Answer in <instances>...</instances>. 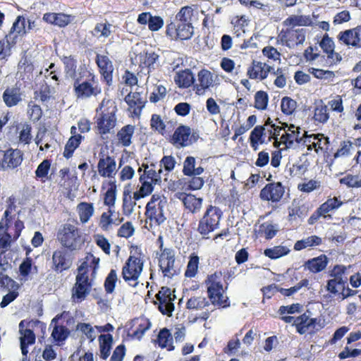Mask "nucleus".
<instances>
[{
    "label": "nucleus",
    "mask_w": 361,
    "mask_h": 361,
    "mask_svg": "<svg viewBox=\"0 0 361 361\" xmlns=\"http://www.w3.org/2000/svg\"><path fill=\"white\" fill-rule=\"evenodd\" d=\"M206 283L209 299L212 304L222 307L229 306L228 298L224 295L221 273H214L208 276Z\"/></svg>",
    "instance_id": "nucleus-1"
},
{
    "label": "nucleus",
    "mask_w": 361,
    "mask_h": 361,
    "mask_svg": "<svg viewBox=\"0 0 361 361\" xmlns=\"http://www.w3.org/2000/svg\"><path fill=\"white\" fill-rule=\"evenodd\" d=\"M73 88L76 97L80 99L97 97L102 92L98 80L94 75L91 74L85 80L76 79L73 84Z\"/></svg>",
    "instance_id": "nucleus-2"
},
{
    "label": "nucleus",
    "mask_w": 361,
    "mask_h": 361,
    "mask_svg": "<svg viewBox=\"0 0 361 361\" xmlns=\"http://www.w3.org/2000/svg\"><path fill=\"white\" fill-rule=\"evenodd\" d=\"M58 239L63 247L71 250L80 249L84 243L79 229L70 224H65L59 231Z\"/></svg>",
    "instance_id": "nucleus-3"
},
{
    "label": "nucleus",
    "mask_w": 361,
    "mask_h": 361,
    "mask_svg": "<svg viewBox=\"0 0 361 361\" xmlns=\"http://www.w3.org/2000/svg\"><path fill=\"white\" fill-rule=\"evenodd\" d=\"M221 216V210L217 207L210 205L199 221L198 232L202 235H206L214 231L219 228Z\"/></svg>",
    "instance_id": "nucleus-4"
},
{
    "label": "nucleus",
    "mask_w": 361,
    "mask_h": 361,
    "mask_svg": "<svg viewBox=\"0 0 361 361\" xmlns=\"http://www.w3.org/2000/svg\"><path fill=\"white\" fill-rule=\"evenodd\" d=\"M143 269L142 260L135 256H130L122 269V276L130 286L136 287Z\"/></svg>",
    "instance_id": "nucleus-5"
},
{
    "label": "nucleus",
    "mask_w": 361,
    "mask_h": 361,
    "mask_svg": "<svg viewBox=\"0 0 361 361\" xmlns=\"http://www.w3.org/2000/svg\"><path fill=\"white\" fill-rule=\"evenodd\" d=\"M166 204L167 200L165 197L154 194L146 205V216L151 220H154L158 225H160L166 220L164 209Z\"/></svg>",
    "instance_id": "nucleus-6"
},
{
    "label": "nucleus",
    "mask_w": 361,
    "mask_h": 361,
    "mask_svg": "<svg viewBox=\"0 0 361 361\" xmlns=\"http://www.w3.org/2000/svg\"><path fill=\"white\" fill-rule=\"evenodd\" d=\"M162 237L159 236V241H161V254L159 257V266L164 276L172 278L178 274V271L175 267V252L171 248H164Z\"/></svg>",
    "instance_id": "nucleus-7"
},
{
    "label": "nucleus",
    "mask_w": 361,
    "mask_h": 361,
    "mask_svg": "<svg viewBox=\"0 0 361 361\" xmlns=\"http://www.w3.org/2000/svg\"><path fill=\"white\" fill-rule=\"evenodd\" d=\"M23 159V153L20 149H8L0 152V169H14L18 167Z\"/></svg>",
    "instance_id": "nucleus-8"
},
{
    "label": "nucleus",
    "mask_w": 361,
    "mask_h": 361,
    "mask_svg": "<svg viewBox=\"0 0 361 361\" xmlns=\"http://www.w3.org/2000/svg\"><path fill=\"white\" fill-rule=\"evenodd\" d=\"M166 33L171 39L186 40L192 37L194 33V27L190 23H182L176 21L167 25Z\"/></svg>",
    "instance_id": "nucleus-9"
},
{
    "label": "nucleus",
    "mask_w": 361,
    "mask_h": 361,
    "mask_svg": "<svg viewBox=\"0 0 361 361\" xmlns=\"http://www.w3.org/2000/svg\"><path fill=\"white\" fill-rule=\"evenodd\" d=\"M156 298L159 301V311L164 314H171L174 310L173 301L176 299V295L172 290L168 287H161L156 295Z\"/></svg>",
    "instance_id": "nucleus-10"
},
{
    "label": "nucleus",
    "mask_w": 361,
    "mask_h": 361,
    "mask_svg": "<svg viewBox=\"0 0 361 361\" xmlns=\"http://www.w3.org/2000/svg\"><path fill=\"white\" fill-rule=\"evenodd\" d=\"M285 192L284 187L281 182L267 184L260 191L259 197L262 200L279 202Z\"/></svg>",
    "instance_id": "nucleus-11"
},
{
    "label": "nucleus",
    "mask_w": 361,
    "mask_h": 361,
    "mask_svg": "<svg viewBox=\"0 0 361 361\" xmlns=\"http://www.w3.org/2000/svg\"><path fill=\"white\" fill-rule=\"evenodd\" d=\"M195 134L191 133V129L186 126L178 127L171 138L172 143L177 147H187L197 140Z\"/></svg>",
    "instance_id": "nucleus-12"
},
{
    "label": "nucleus",
    "mask_w": 361,
    "mask_h": 361,
    "mask_svg": "<svg viewBox=\"0 0 361 361\" xmlns=\"http://www.w3.org/2000/svg\"><path fill=\"white\" fill-rule=\"evenodd\" d=\"M91 283L89 281L88 276L83 274H78L76 283L73 289V298L75 302H81L90 293Z\"/></svg>",
    "instance_id": "nucleus-13"
},
{
    "label": "nucleus",
    "mask_w": 361,
    "mask_h": 361,
    "mask_svg": "<svg viewBox=\"0 0 361 361\" xmlns=\"http://www.w3.org/2000/svg\"><path fill=\"white\" fill-rule=\"evenodd\" d=\"M52 269L57 272L68 269L72 265V260L69 257L68 252L60 249L54 252L52 255Z\"/></svg>",
    "instance_id": "nucleus-14"
},
{
    "label": "nucleus",
    "mask_w": 361,
    "mask_h": 361,
    "mask_svg": "<svg viewBox=\"0 0 361 361\" xmlns=\"http://www.w3.org/2000/svg\"><path fill=\"white\" fill-rule=\"evenodd\" d=\"M358 26L341 32L338 35L340 42L348 46L361 48V35Z\"/></svg>",
    "instance_id": "nucleus-15"
},
{
    "label": "nucleus",
    "mask_w": 361,
    "mask_h": 361,
    "mask_svg": "<svg viewBox=\"0 0 361 361\" xmlns=\"http://www.w3.org/2000/svg\"><path fill=\"white\" fill-rule=\"evenodd\" d=\"M288 130L285 131V133L281 136V143L286 145V147H292L295 142H307V140H305L303 135L300 136V128L295 127L293 125L288 126Z\"/></svg>",
    "instance_id": "nucleus-16"
},
{
    "label": "nucleus",
    "mask_w": 361,
    "mask_h": 361,
    "mask_svg": "<svg viewBox=\"0 0 361 361\" xmlns=\"http://www.w3.org/2000/svg\"><path fill=\"white\" fill-rule=\"evenodd\" d=\"M99 174L102 177L113 178L117 171L115 159L109 156L99 159L97 165Z\"/></svg>",
    "instance_id": "nucleus-17"
},
{
    "label": "nucleus",
    "mask_w": 361,
    "mask_h": 361,
    "mask_svg": "<svg viewBox=\"0 0 361 361\" xmlns=\"http://www.w3.org/2000/svg\"><path fill=\"white\" fill-rule=\"evenodd\" d=\"M43 20L49 24L64 27L75 20V16L63 13H46Z\"/></svg>",
    "instance_id": "nucleus-18"
},
{
    "label": "nucleus",
    "mask_w": 361,
    "mask_h": 361,
    "mask_svg": "<svg viewBox=\"0 0 361 361\" xmlns=\"http://www.w3.org/2000/svg\"><path fill=\"white\" fill-rule=\"evenodd\" d=\"M125 101L135 116H139L147 102L146 97L140 92H130L126 97Z\"/></svg>",
    "instance_id": "nucleus-19"
},
{
    "label": "nucleus",
    "mask_w": 361,
    "mask_h": 361,
    "mask_svg": "<svg viewBox=\"0 0 361 361\" xmlns=\"http://www.w3.org/2000/svg\"><path fill=\"white\" fill-rule=\"evenodd\" d=\"M274 71V68L267 65L265 63L253 61L252 66L247 70V75L251 79H265L269 73Z\"/></svg>",
    "instance_id": "nucleus-20"
},
{
    "label": "nucleus",
    "mask_w": 361,
    "mask_h": 361,
    "mask_svg": "<svg viewBox=\"0 0 361 361\" xmlns=\"http://www.w3.org/2000/svg\"><path fill=\"white\" fill-rule=\"evenodd\" d=\"M306 29H287L283 38L285 39L286 45L291 47L294 44H302L305 40Z\"/></svg>",
    "instance_id": "nucleus-21"
},
{
    "label": "nucleus",
    "mask_w": 361,
    "mask_h": 361,
    "mask_svg": "<svg viewBox=\"0 0 361 361\" xmlns=\"http://www.w3.org/2000/svg\"><path fill=\"white\" fill-rule=\"evenodd\" d=\"M96 62L105 81L108 85H110L112 80V73L114 71L111 61L107 56L97 54Z\"/></svg>",
    "instance_id": "nucleus-22"
},
{
    "label": "nucleus",
    "mask_w": 361,
    "mask_h": 361,
    "mask_svg": "<svg viewBox=\"0 0 361 361\" xmlns=\"http://www.w3.org/2000/svg\"><path fill=\"white\" fill-rule=\"evenodd\" d=\"M199 11L192 6H184L180 8L176 15V20L182 23H190L192 25L198 20Z\"/></svg>",
    "instance_id": "nucleus-23"
},
{
    "label": "nucleus",
    "mask_w": 361,
    "mask_h": 361,
    "mask_svg": "<svg viewBox=\"0 0 361 361\" xmlns=\"http://www.w3.org/2000/svg\"><path fill=\"white\" fill-rule=\"evenodd\" d=\"M198 84L195 85L196 93L203 94L205 90L213 85L214 79L212 73L207 70H201L197 75Z\"/></svg>",
    "instance_id": "nucleus-24"
},
{
    "label": "nucleus",
    "mask_w": 361,
    "mask_h": 361,
    "mask_svg": "<svg viewBox=\"0 0 361 361\" xmlns=\"http://www.w3.org/2000/svg\"><path fill=\"white\" fill-rule=\"evenodd\" d=\"M97 128L101 134L109 133L116 125V117L114 112L104 113L97 121Z\"/></svg>",
    "instance_id": "nucleus-25"
},
{
    "label": "nucleus",
    "mask_w": 361,
    "mask_h": 361,
    "mask_svg": "<svg viewBox=\"0 0 361 361\" xmlns=\"http://www.w3.org/2000/svg\"><path fill=\"white\" fill-rule=\"evenodd\" d=\"M2 98L7 106L12 107L22 101V92L17 87H8L4 90Z\"/></svg>",
    "instance_id": "nucleus-26"
},
{
    "label": "nucleus",
    "mask_w": 361,
    "mask_h": 361,
    "mask_svg": "<svg viewBox=\"0 0 361 361\" xmlns=\"http://www.w3.org/2000/svg\"><path fill=\"white\" fill-rule=\"evenodd\" d=\"M319 46L327 54V58L331 64L341 59V56L334 52V42L332 39L328 36V35L323 37L319 43Z\"/></svg>",
    "instance_id": "nucleus-27"
},
{
    "label": "nucleus",
    "mask_w": 361,
    "mask_h": 361,
    "mask_svg": "<svg viewBox=\"0 0 361 361\" xmlns=\"http://www.w3.org/2000/svg\"><path fill=\"white\" fill-rule=\"evenodd\" d=\"M329 260L325 255L314 257L305 263V269L312 273H319L326 267Z\"/></svg>",
    "instance_id": "nucleus-28"
},
{
    "label": "nucleus",
    "mask_w": 361,
    "mask_h": 361,
    "mask_svg": "<svg viewBox=\"0 0 361 361\" xmlns=\"http://www.w3.org/2000/svg\"><path fill=\"white\" fill-rule=\"evenodd\" d=\"M296 330L300 334H304L310 330L314 329L317 322L316 318H309L306 314L296 317Z\"/></svg>",
    "instance_id": "nucleus-29"
},
{
    "label": "nucleus",
    "mask_w": 361,
    "mask_h": 361,
    "mask_svg": "<svg viewBox=\"0 0 361 361\" xmlns=\"http://www.w3.org/2000/svg\"><path fill=\"white\" fill-rule=\"evenodd\" d=\"M343 202L337 197L329 198L325 202L322 204L318 209L325 219H331V216L329 214L330 212L338 209Z\"/></svg>",
    "instance_id": "nucleus-30"
},
{
    "label": "nucleus",
    "mask_w": 361,
    "mask_h": 361,
    "mask_svg": "<svg viewBox=\"0 0 361 361\" xmlns=\"http://www.w3.org/2000/svg\"><path fill=\"white\" fill-rule=\"evenodd\" d=\"M20 349L23 356H27L28 353L27 348L29 345H33L35 343L36 336L32 329H27L19 333Z\"/></svg>",
    "instance_id": "nucleus-31"
},
{
    "label": "nucleus",
    "mask_w": 361,
    "mask_h": 361,
    "mask_svg": "<svg viewBox=\"0 0 361 361\" xmlns=\"http://www.w3.org/2000/svg\"><path fill=\"white\" fill-rule=\"evenodd\" d=\"M182 202L185 207L193 214L199 212L202 204V199L192 194L185 195Z\"/></svg>",
    "instance_id": "nucleus-32"
},
{
    "label": "nucleus",
    "mask_w": 361,
    "mask_h": 361,
    "mask_svg": "<svg viewBox=\"0 0 361 361\" xmlns=\"http://www.w3.org/2000/svg\"><path fill=\"white\" fill-rule=\"evenodd\" d=\"M176 84L179 87L186 88L194 83L195 78L189 69L178 72L174 77Z\"/></svg>",
    "instance_id": "nucleus-33"
},
{
    "label": "nucleus",
    "mask_w": 361,
    "mask_h": 361,
    "mask_svg": "<svg viewBox=\"0 0 361 361\" xmlns=\"http://www.w3.org/2000/svg\"><path fill=\"white\" fill-rule=\"evenodd\" d=\"M100 357L102 360H106L110 355L111 345L113 342L112 335L102 334L99 337Z\"/></svg>",
    "instance_id": "nucleus-34"
},
{
    "label": "nucleus",
    "mask_w": 361,
    "mask_h": 361,
    "mask_svg": "<svg viewBox=\"0 0 361 361\" xmlns=\"http://www.w3.org/2000/svg\"><path fill=\"white\" fill-rule=\"evenodd\" d=\"M204 172L202 166L195 168V159L193 157H187L183 163V173L188 176H199Z\"/></svg>",
    "instance_id": "nucleus-35"
},
{
    "label": "nucleus",
    "mask_w": 361,
    "mask_h": 361,
    "mask_svg": "<svg viewBox=\"0 0 361 361\" xmlns=\"http://www.w3.org/2000/svg\"><path fill=\"white\" fill-rule=\"evenodd\" d=\"M283 23L286 26H309L312 21L309 16L293 15L286 18Z\"/></svg>",
    "instance_id": "nucleus-36"
},
{
    "label": "nucleus",
    "mask_w": 361,
    "mask_h": 361,
    "mask_svg": "<svg viewBox=\"0 0 361 361\" xmlns=\"http://www.w3.org/2000/svg\"><path fill=\"white\" fill-rule=\"evenodd\" d=\"M140 181L142 183V185L138 191L133 193V198L135 200H139L140 199L149 195L153 191L154 186L153 183L145 180L144 175H141L140 177Z\"/></svg>",
    "instance_id": "nucleus-37"
},
{
    "label": "nucleus",
    "mask_w": 361,
    "mask_h": 361,
    "mask_svg": "<svg viewBox=\"0 0 361 361\" xmlns=\"http://www.w3.org/2000/svg\"><path fill=\"white\" fill-rule=\"evenodd\" d=\"M322 240L317 235H310L302 240H298L294 245L295 250H301L302 249L314 247L321 245Z\"/></svg>",
    "instance_id": "nucleus-38"
},
{
    "label": "nucleus",
    "mask_w": 361,
    "mask_h": 361,
    "mask_svg": "<svg viewBox=\"0 0 361 361\" xmlns=\"http://www.w3.org/2000/svg\"><path fill=\"white\" fill-rule=\"evenodd\" d=\"M135 131V127L127 125L123 127L117 133L119 142L124 147H128L131 144V138Z\"/></svg>",
    "instance_id": "nucleus-39"
},
{
    "label": "nucleus",
    "mask_w": 361,
    "mask_h": 361,
    "mask_svg": "<svg viewBox=\"0 0 361 361\" xmlns=\"http://www.w3.org/2000/svg\"><path fill=\"white\" fill-rule=\"evenodd\" d=\"M83 137L82 135H72L68 139L63 152V156L66 158L68 159L73 156L74 151L79 146Z\"/></svg>",
    "instance_id": "nucleus-40"
},
{
    "label": "nucleus",
    "mask_w": 361,
    "mask_h": 361,
    "mask_svg": "<svg viewBox=\"0 0 361 361\" xmlns=\"http://www.w3.org/2000/svg\"><path fill=\"white\" fill-rule=\"evenodd\" d=\"M78 211L82 223H87L93 215L94 207L92 204L81 202L78 205Z\"/></svg>",
    "instance_id": "nucleus-41"
},
{
    "label": "nucleus",
    "mask_w": 361,
    "mask_h": 361,
    "mask_svg": "<svg viewBox=\"0 0 361 361\" xmlns=\"http://www.w3.org/2000/svg\"><path fill=\"white\" fill-rule=\"evenodd\" d=\"M172 340L170 331L166 329H163L157 336V342L161 348H168V350H171L174 348L172 345Z\"/></svg>",
    "instance_id": "nucleus-42"
},
{
    "label": "nucleus",
    "mask_w": 361,
    "mask_h": 361,
    "mask_svg": "<svg viewBox=\"0 0 361 361\" xmlns=\"http://www.w3.org/2000/svg\"><path fill=\"white\" fill-rule=\"evenodd\" d=\"M329 275L333 278L332 280L335 281L347 283L348 279L347 267L344 265H336L330 271Z\"/></svg>",
    "instance_id": "nucleus-43"
},
{
    "label": "nucleus",
    "mask_w": 361,
    "mask_h": 361,
    "mask_svg": "<svg viewBox=\"0 0 361 361\" xmlns=\"http://www.w3.org/2000/svg\"><path fill=\"white\" fill-rule=\"evenodd\" d=\"M76 330L82 333L90 342L94 341L97 337V331L90 324L78 323L76 326Z\"/></svg>",
    "instance_id": "nucleus-44"
},
{
    "label": "nucleus",
    "mask_w": 361,
    "mask_h": 361,
    "mask_svg": "<svg viewBox=\"0 0 361 361\" xmlns=\"http://www.w3.org/2000/svg\"><path fill=\"white\" fill-rule=\"evenodd\" d=\"M289 251V249L286 247L275 246L272 248L266 249L264 251V254L270 259H276L287 255Z\"/></svg>",
    "instance_id": "nucleus-45"
},
{
    "label": "nucleus",
    "mask_w": 361,
    "mask_h": 361,
    "mask_svg": "<svg viewBox=\"0 0 361 361\" xmlns=\"http://www.w3.org/2000/svg\"><path fill=\"white\" fill-rule=\"evenodd\" d=\"M257 233L259 235L264 236L266 239H271L276 235L277 229L274 225L265 222L259 226Z\"/></svg>",
    "instance_id": "nucleus-46"
},
{
    "label": "nucleus",
    "mask_w": 361,
    "mask_h": 361,
    "mask_svg": "<svg viewBox=\"0 0 361 361\" xmlns=\"http://www.w3.org/2000/svg\"><path fill=\"white\" fill-rule=\"evenodd\" d=\"M111 224L118 225L119 222L114 221V211L109 208L107 212H104L100 219L101 228L106 231Z\"/></svg>",
    "instance_id": "nucleus-47"
},
{
    "label": "nucleus",
    "mask_w": 361,
    "mask_h": 361,
    "mask_svg": "<svg viewBox=\"0 0 361 361\" xmlns=\"http://www.w3.org/2000/svg\"><path fill=\"white\" fill-rule=\"evenodd\" d=\"M65 66V73L67 77L73 78L75 75L77 61L71 56H64L62 59Z\"/></svg>",
    "instance_id": "nucleus-48"
},
{
    "label": "nucleus",
    "mask_w": 361,
    "mask_h": 361,
    "mask_svg": "<svg viewBox=\"0 0 361 361\" xmlns=\"http://www.w3.org/2000/svg\"><path fill=\"white\" fill-rule=\"evenodd\" d=\"M327 106L323 104L317 105L314 109V119L319 123H326L329 119Z\"/></svg>",
    "instance_id": "nucleus-49"
},
{
    "label": "nucleus",
    "mask_w": 361,
    "mask_h": 361,
    "mask_svg": "<svg viewBox=\"0 0 361 361\" xmlns=\"http://www.w3.org/2000/svg\"><path fill=\"white\" fill-rule=\"evenodd\" d=\"M16 32L19 35H23L27 32L26 20L23 16H18L11 28L10 35Z\"/></svg>",
    "instance_id": "nucleus-50"
},
{
    "label": "nucleus",
    "mask_w": 361,
    "mask_h": 361,
    "mask_svg": "<svg viewBox=\"0 0 361 361\" xmlns=\"http://www.w3.org/2000/svg\"><path fill=\"white\" fill-rule=\"evenodd\" d=\"M297 106V103L293 99L288 97H284L281 99V111L284 114L290 115L295 110Z\"/></svg>",
    "instance_id": "nucleus-51"
},
{
    "label": "nucleus",
    "mask_w": 361,
    "mask_h": 361,
    "mask_svg": "<svg viewBox=\"0 0 361 361\" xmlns=\"http://www.w3.org/2000/svg\"><path fill=\"white\" fill-rule=\"evenodd\" d=\"M268 94L264 91H258L255 95V107L259 110L267 109L268 104Z\"/></svg>",
    "instance_id": "nucleus-52"
},
{
    "label": "nucleus",
    "mask_w": 361,
    "mask_h": 361,
    "mask_svg": "<svg viewBox=\"0 0 361 361\" xmlns=\"http://www.w3.org/2000/svg\"><path fill=\"white\" fill-rule=\"evenodd\" d=\"M117 281L118 276L116 271L115 269H111L104 281V288L107 293H112L114 292Z\"/></svg>",
    "instance_id": "nucleus-53"
},
{
    "label": "nucleus",
    "mask_w": 361,
    "mask_h": 361,
    "mask_svg": "<svg viewBox=\"0 0 361 361\" xmlns=\"http://www.w3.org/2000/svg\"><path fill=\"white\" fill-rule=\"evenodd\" d=\"M340 183L346 185L348 188H361V177L348 174L341 178Z\"/></svg>",
    "instance_id": "nucleus-54"
},
{
    "label": "nucleus",
    "mask_w": 361,
    "mask_h": 361,
    "mask_svg": "<svg viewBox=\"0 0 361 361\" xmlns=\"http://www.w3.org/2000/svg\"><path fill=\"white\" fill-rule=\"evenodd\" d=\"M199 257L197 255H192L190 257L185 275L187 277H194L197 271Z\"/></svg>",
    "instance_id": "nucleus-55"
},
{
    "label": "nucleus",
    "mask_w": 361,
    "mask_h": 361,
    "mask_svg": "<svg viewBox=\"0 0 361 361\" xmlns=\"http://www.w3.org/2000/svg\"><path fill=\"white\" fill-rule=\"evenodd\" d=\"M208 305V301L204 297H192L186 304L188 309H202Z\"/></svg>",
    "instance_id": "nucleus-56"
},
{
    "label": "nucleus",
    "mask_w": 361,
    "mask_h": 361,
    "mask_svg": "<svg viewBox=\"0 0 361 361\" xmlns=\"http://www.w3.org/2000/svg\"><path fill=\"white\" fill-rule=\"evenodd\" d=\"M11 235L8 234L2 235L0 236V266L8 265V262L3 260L2 256L5 252V250L10 246Z\"/></svg>",
    "instance_id": "nucleus-57"
},
{
    "label": "nucleus",
    "mask_w": 361,
    "mask_h": 361,
    "mask_svg": "<svg viewBox=\"0 0 361 361\" xmlns=\"http://www.w3.org/2000/svg\"><path fill=\"white\" fill-rule=\"evenodd\" d=\"M347 283L330 279L327 281L326 290L332 294L336 295L340 291H345V286Z\"/></svg>",
    "instance_id": "nucleus-58"
},
{
    "label": "nucleus",
    "mask_w": 361,
    "mask_h": 361,
    "mask_svg": "<svg viewBox=\"0 0 361 361\" xmlns=\"http://www.w3.org/2000/svg\"><path fill=\"white\" fill-rule=\"evenodd\" d=\"M116 186L114 182L110 183V188L106 190L104 196V204L111 208L115 204Z\"/></svg>",
    "instance_id": "nucleus-59"
},
{
    "label": "nucleus",
    "mask_w": 361,
    "mask_h": 361,
    "mask_svg": "<svg viewBox=\"0 0 361 361\" xmlns=\"http://www.w3.org/2000/svg\"><path fill=\"white\" fill-rule=\"evenodd\" d=\"M68 334V330L65 326L56 325L52 331L51 336L56 341L60 342L66 340Z\"/></svg>",
    "instance_id": "nucleus-60"
},
{
    "label": "nucleus",
    "mask_w": 361,
    "mask_h": 361,
    "mask_svg": "<svg viewBox=\"0 0 361 361\" xmlns=\"http://www.w3.org/2000/svg\"><path fill=\"white\" fill-rule=\"evenodd\" d=\"M308 142H312V140H317L318 145V149L321 150L328 149V145L329 143V138L324 137L323 135H311L307 137Z\"/></svg>",
    "instance_id": "nucleus-61"
},
{
    "label": "nucleus",
    "mask_w": 361,
    "mask_h": 361,
    "mask_svg": "<svg viewBox=\"0 0 361 361\" xmlns=\"http://www.w3.org/2000/svg\"><path fill=\"white\" fill-rule=\"evenodd\" d=\"M166 93V87L161 85H159L154 87L150 97L149 101L153 103H156L163 99Z\"/></svg>",
    "instance_id": "nucleus-62"
},
{
    "label": "nucleus",
    "mask_w": 361,
    "mask_h": 361,
    "mask_svg": "<svg viewBox=\"0 0 361 361\" xmlns=\"http://www.w3.org/2000/svg\"><path fill=\"white\" fill-rule=\"evenodd\" d=\"M111 25L108 23H97L94 29V35L99 34V35H98L99 37H108L111 33Z\"/></svg>",
    "instance_id": "nucleus-63"
},
{
    "label": "nucleus",
    "mask_w": 361,
    "mask_h": 361,
    "mask_svg": "<svg viewBox=\"0 0 361 361\" xmlns=\"http://www.w3.org/2000/svg\"><path fill=\"white\" fill-rule=\"evenodd\" d=\"M135 229L131 222L123 224L118 231V235L123 238H130L134 233Z\"/></svg>",
    "instance_id": "nucleus-64"
}]
</instances>
